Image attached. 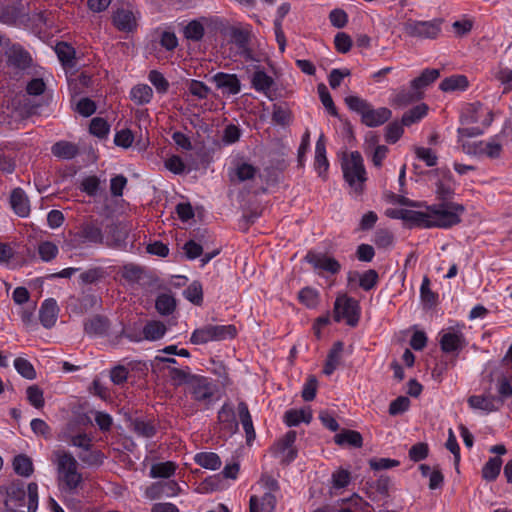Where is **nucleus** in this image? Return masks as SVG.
Listing matches in <instances>:
<instances>
[{"mask_svg": "<svg viewBox=\"0 0 512 512\" xmlns=\"http://www.w3.org/2000/svg\"><path fill=\"white\" fill-rule=\"evenodd\" d=\"M463 212L464 207L454 202H441L433 205L423 202V206L416 210H397L394 217L402 219L410 226L425 229L450 228L460 223Z\"/></svg>", "mask_w": 512, "mask_h": 512, "instance_id": "f257e3e1", "label": "nucleus"}, {"mask_svg": "<svg viewBox=\"0 0 512 512\" xmlns=\"http://www.w3.org/2000/svg\"><path fill=\"white\" fill-rule=\"evenodd\" d=\"M53 457L60 490L75 493L83 484V477L78 471L79 464L76 458L70 452L60 449L53 452Z\"/></svg>", "mask_w": 512, "mask_h": 512, "instance_id": "f03ea898", "label": "nucleus"}, {"mask_svg": "<svg viewBox=\"0 0 512 512\" xmlns=\"http://www.w3.org/2000/svg\"><path fill=\"white\" fill-rule=\"evenodd\" d=\"M348 108L361 116V121L368 127H377L387 122L392 115L390 109L380 107L374 109L373 106L365 99L350 95L345 98Z\"/></svg>", "mask_w": 512, "mask_h": 512, "instance_id": "7ed1b4c3", "label": "nucleus"}, {"mask_svg": "<svg viewBox=\"0 0 512 512\" xmlns=\"http://www.w3.org/2000/svg\"><path fill=\"white\" fill-rule=\"evenodd\" d=\"M341 168L345 181L356 194L363 191L366 178V171L363 158L358 151L345 153L342 157Z\"/></svg>", "mask_w": 512, "mask_h": 512, "instance_id": "20e7f679", "label": "nucleus"}, {"mask_svg": "<svg viewBox=\"0 0 512 512\" xmlns=\"http://www.w3.org/2000/svg\"><path fill=\"white\" fill-rule=\"evenodd\" d=\"M237 329L234 325L208 324L195 329L190 337V342L195 345L206 344L211 341H223L236 336Z\"/></svg>", "mask_w": 512, "mask_h": 512, "instance_id": "39448f33", "label": "nucleus"}, {"mask_svg": "<svg viewBox=\"0 0 512 512\" xmlns=\"http://www.w3.org/2000/svg\"><path fill=\"white\" fill-rule=\"evenodd\" d=\"M257 485L263 490V495L257 496L261 512H274L281 494L278 480L268 473H262Z\"/></svg>", "mask_w": 512, "mask_h": 512, "instance_id": "423d86ee", "label": "nucleus"}, {"mask_svg": "<svg viewBox=\"0 0 512 512\" xmlns=\"http://www.w3.org/2000/svg\"><path fill=\"white\" fill-rule=\"evenodd\" d=\"M4 56L6 66L16 71H24L32 66L31 54L19 43L9 39L5 42Z\"/></svg>", "mask_w": 512, "mask_h": 512, "instance_id": "0eeeda50", "label": "nucleus"}, {"mask_svg": "<svg viewBox=\"0 0 512 512\" xmlns=\"http://www.w3.org/2000/svg\"><path fill=\"white\" fill-rule=\"evenodd\" d=\"M102 223L98 220L84 222L79 230L73 235L74 247L78 245H102L104 241Z\"/></svg>", "mask_w": 512, "mask_h": 512, "instance_id": "6e6552de", "label": "nucleus"}, {"mask_svg": "<svg viewBox=\"0 0 512 512\" xmlns=\"http://www.w3.org/2000/svg\"><path fill=\"white\" fill-rule=\"evenodd\" d=\"M334 319L336 322L345 319L348 325L355 326L359 319L358 302L347 295L337 297L334 304Z\"/></svg>", "mask_w": 512, "mask_h": 512, "instance_id": "1a4fd4ad", "label": "nucleus"}, {"mask_svg": "<svg viewBox=\"0 0 512 512\" xmlns=\"http://www.w3.org/2000/svg\"><path fill=\"white\" fill-rule=\"evenodd\" d=\"M405 32L411 37L421 39H436L441 32V20H409L405 24Z\"/></svg>", "mask_w": 512, "mask_h": 512, "instance_id": "9d476101", "label": "nucleus"}, {"mask_svg": "<svg viewBox=\"0 0 512 512\" xmlns=\"http://www.w3.org/2000/svg\"><path fill=\"white\" fill-rule=\"evenodd\" d=\"M463 327V325H456L441 332L439 343L444 353H458L467 345L462 332Z\"/></svg>", "mask_w": 512, "mask_h": 512, "instance_id": "9b49d317", "label": "nucleus"}, {"mask_svg": "<svg viewBox=\"0 0 512 512\" xmlns=\"http://www.w3.org/2000/svg\"><path fill=\"white\" fill-rule=\"evenodd\" d=\"M462 118L468 124L481 123L486 128L493 121V113L480 102H474L464 108Z\"/></svg>", "mask_w": 512, "mask_h": 512, "instance_id": "f8f14e48", "label": "nucleus"}, {"mask_svg": "<svg viewBox=\"0 0 512 512\" xmlns=\"http://www.w3.org/2000/svg\"><path fill=\"white\" fill-rule=\"evenodd\" d=\"M462 150L468 155H485L491 159L499 158L502 152V145L496 141H478L462 144Z\"/></svg>", "mask_w": 512, "mask_h": 512, "instance_id": "ddd939ff", "label": "nucleus"}, {"mask_svg": "<svg viewBox=\"0 0 512 512\" xmlns=\"http://www.w3.org/2000/svg\"><path fill=\"white\" fill-rule=\"evenodd\" d=\"M190 390L193 398L200 402H209L215 392L212 382L203 376H192Z\"/></svg>", "mask_w": 512, "mask_h": 512, "instance_id": "4468645a", "label": "nucleus"}, {"mask_svg": "<svg viewBox=\"0 0 512 512\" xmlns=\"http://www.w3.org/2000/svg\"><path fill=\"white\" fill-rule=\"evenodd\" d=\"M218 421L222 437H230L238 431V422L234 409L229 404H224L218 412Z\"/></svg>", "mask_w": 512, "mask_h": 512, "instance_id": "2eb2a0df", "label": "nucleus"}, {"mask_svg": "<svg viewBox=\"0 0 512 512\" xmlns=\"http://www.w3.org/2000/svg\"><path fill=\"white\" fill-rule=\"evenodd\" d=\"M211 80L223 94L236 95L241 91V82L236 74L218 72Z\"/></svg>", "mask_w": 512, "mask_h": 512, "instance_id": "dca6fc26", "label": "nucleus"}, {"mask_svg": "<svg viewBox=\"0 0 512 512\" xmlns=\"http://www.w3.org/2000/svg\"><path fill=\"white\" fill-rule=\"evenodd\" d=\"M305 258L316 270L336 274L341 269L340 263L335 258L322 253L308 252Z\"/></svg>", "mask_w": 512, "mask_h": 512, "instance_id": "f3484780", "label": "nucleus"}, {"mask_svg": "<svg viewBox=\"0 0 512 512\" xmlns=\"http://www.w3.org/2000/svg\"><path fill=\"white\" fill-rule=\"evenodd\" d=\"M114 26L124 32H131L137 27V16L129 7L118 8L113 14Z\"/></svg>", "mask_w": 512, "mask_h": 512, "instance_id": "a211bd4d", "label": "nucleus"}, {"mask_svg": "<svg viewBox=\"0 0 512 512\" xmlns=\"http://www.w3.org/2000/svg\"><path fill=\"white\" fill-rule=\"evenodd\" d=\"M468 404L471 408L479 409L486 413L496 412L501 408V400H497V397L491 394L470 396Z\"/></svg>", "mask_w": 512, "mask_h": 512, "instance_id": "6ab92c4d", "label": "nucleus"}, {"mask_svg": "<svg viewBox=\"0 0 512 512\" xmlns=\"http://www.w3.org/2000/svg\"><path fill=\"white\" fill-rule=\"evenodd\" d=\"M296 431H288L278 442L277 450L282 454V461L286 463L292 462L297 457V450L294 448L296 441Z\"/></svg>", "mask_w": 512, "mask_h": 512, "instance_id": "aec40b11", "label": "nucleus"}, {"mask_svg": "<svg viewBox=\"0 0 512 512\" xmlns=\"http://www.w3.org/2000/svg\"><path fill=\"white\" fill-rule=\"evenodd\" d=\"M59 313L57 302L53 298L46 299L40 308L39 319L45 328H51L55 325Z\"/></svg>", "mask_w": 512, "mask_h": 512, "instance_id": "412c9836", "label": "nucleus"}, {"mask_svg": "<svg viewBox=\"0 0 512 512\" xmlns=\"http://www.w3.org/2000/svg\"><path fill=\"white\" fill-rule=\"evenodd\" d=\"M10 204L13 211L19 217H27L30 213V202L25 194V192L21 188H15L10 196Z\"/></svg>", "mask_w": 512, "mask_h": 512, "instance_id": "4be33fe9", "label": "nucleus"}, {"mask_svg": "<svg viewBox=\"0 0 512 512\" xmlns=\"http://www.w3.org/2000/svg\"><path fill=\"white\" fill-rule=\"evenodd\" d=\"M180 492V487L178 483L174 480H169L166 482H160L153 484L148 490L147 494L151 498L156 497H173L176 496Z\"/></svg>", "mask_w": 512, "mask_h": 512, "instance_id": "5701e85b", "label": "nucleus"}, {"mask_svg": "<svg viewBox=\"0 0 512 512\" xmlns=\"http://www.w3.org/2000/svg\"><path fill=\"white\" fill-rule=\"evenodd\" d=\"M356 279L359 280V286L365 290L369 291L373 289L379 280V275L376 270L369 269L365 271L364 273L360 274L358 272H350L348 274V282L352 283Z\"/></svg>", "mask_w": 512, "mask_h": 512, "instance_id": "b1692460", "label": "nucleus"}, {"mask_svg": "<svg viewBox=\"0 0 512 512\" xmlns=\"http://www.w3.org/2000/svg\"><path fill=\"white\" fill-rule=\"evenodd\" d=\"M128 236V231L121 223H113L108 226V236L105 244L111 248H119Z\"/></svg>", "mask_w": 512, "mask_h": 512, "instance_id": "393cba45", "label": "nucleus"}, {"mask_svg": "<svg viewBox=\"0 0 512 512\" xmlns=\"http://www.w3.org/2000/svg\"><path fill=\"white\" fill-rule=\"evenodd\" d=\"M314 166L319 176H323L329 167V163L326 157V146L323 134L320 135L316 142Z\"/></svg>", "mask_w": 512, "mask_h": 512, "instance_id": "a878e982", "label": "nucleus"}, {"mask_svg": "<svg viewBox=\"0 0 512 512\" xmlns=\"http://www.w3.org/2000/svg\"><path fill=\"white\" fill-rule=\"evenodd\" d=\"M312 420V412L309 408L306 409H290L284 414V422L287 426H297L300 423H310Z\"/></svg>", "mask_w": 512, "mask_h": 512, "instance_id": "bb28decb", "label": "nucleus"}, {"mask_svg": "<svg viewBox=\"0 0 512 512\" xmlns=\"http://www.w3.org/2000/svg\"><path fill=\"white\" fill-rule=\"evenodd\" d=\"M335 443L343 446L348 445L355 448H360L363 445V438L361 434L354 430H344L334 437Z\"/></svg>", "mask_w": 512, "mask_h": 512, "instance_id": "cd10ccee", "label": "nucleus"}, {"mask_svg": "<svg viewBox=\"0 0 512 512\" xmlns=\"http://www.w3.org/2000/svg\"><path fill=\"white\" fill-rule=\"evenodd\" d=\"M58 59L64 67L73 68L75 66V49L65 42H60L55 47Z\"/></svg>", "mask_w": 512, "mask_h": 512, "instance_id": "c85d7f7f", "label": "nucleus"}, {"mask_svg": "<svg viewBox=\"0 0 512 512\" xmlns=\"http://www.w3.org/2000/svg\"><path fill=\"white\" fill-rule=\"evenodd\" d=\"M238 414L240 421L242 423L243 429L246 433L247 442L254 440L255 438V430L253 427L252 418L250 412L248 410V406L245 402H240L238 404Z\"/></svg>", "mask_w": 512, "mask_h": 512, "instance_id": "c756f323", "label": "nucleus"}, {"mask_svg": "<svg viewBox=\"0 0 512 512\" xmlns=\"http://www.w3.org/2000/svg\"><path fill=\"white\" fill-rule=\"evenodd\" d=\"M109 328V322L102 316H94L84 323L85 332L89 335H103Z\"/></svg>", "mask_w": 512, "mask_h": 512, "instance_id": "7c9ffc66", "label": "nucleus"}, {"mask_svg": "<svg viewBox=\"0 0 512 512\" xmlns=\"http://www.w3.org/2000/svg\"><path fill=\"white\" fill-rule=\"evenodd\" d=\"M469 85L468 79L464 75H453L445 78L440 83V89L444 92L463 91Z\"/></svg>", "mask_w": 512, "mask_h": 512, "instance_id": "2f4dec72", "label": "nucleus"}, {"mask_svg": "<svg viewBox=\"0 0 512 512\" xmlns=\"http://www.w3.org/2000/svg\"><path fill=\"white\" fill-rule=\"evenodd\" d=\"M440 76L438 69H425L421 75L411 81V88L420 92L421 89L433 83Z\"/></svg>", "mask_w": 512, "mask_h": 512, "instance_id": "473e14b6", "label": "nucleus"}, {"mask_svg": "<svg viewBox=\"0 0 512 512\" xmlns=\"http://www.w3.org/2000/svg\"><path fill=\"white\" fill-rule=\"evenodd\" d=\"M194 461L201 467L216 470L220 468L222 462L220 457L214 452H201L194 456Z\"/></svg>", "mask_w": 512, "mask_h": 512, "instance_id": "72a5a7b5", "label": "nucleus"}, {"mask_svg": "<svg viewBox=\"0 0 512 512\" xmlns=\"http://www.w3.org/2000/svg\"><path fill=\"white\" fill-rule=\"evenodd\" d=\"M252 87L259 92L267 94L274 84V80L262 70L254 72L251 79Z\"/></svg>", "mask_w": 512, "mask_h": 512, "instance_id": "f704fd0d", "label": "nucleus"}, {"mask_svg": "<svg viewBox=\"0 0 512 512\" xmlns=\"http://www.w3.org/2000/svg\"><path fill=\"white\" fill-rule=\"evenodd\" d=\"M166 326L160 321H149L143 327L144 339L156 341L161 339L166 333Z\"/></svg>", "mask_w": 512, "mask_h": 512, "instance_id": "c9c22d12", "label": "nucleus"}, {"mask_svg": "<svg viewBox=\"0 0 512 512\" xmlns=\"http://www.w3.org/2000/svg\"><path fill=\"white\" fill-rule=\"evenodd\" d=\"M130 96L134 103L144 105L151 101L153 90L149 85L139 84L131 89Z\"/></svg>", "mask_w": 512, "mask_h": 512, "instance_id": "e433bc0d", "label": "nucleus"}, {"mask_svg": "<svg viewBox=\"0 0 512 512\" xmlns=\"http://www.w3.org/2000/svg\"><path fill=\"white\" fill-rule=\"evenodd\" d=\"M54 156L62 159H72L78 154V148L75 144L60 141L55 143L51 149Z\"/></svg>", "mask_w": 512, "mask_h": 512, "instance_id": "4c0bfd02", "label": "nucleus"}, {"mask_svg": "<svg viewBox=\"0 0 512 512\" xmlns=\"http://www.w3.org/2000/svg\"><path fill=\"white\" fill-rule=\"evenodd\" d=\"M132 430L139 436L151 438L156 434V427L151 421L137 418L131 422Z\"/></svg>", "mask_w": 512, "mask_h": 512, "instance_id": "58836bf2", "label": "nucleus"}, {"mask_svg": "<svg viewBox=\"0 0 512 512\" xmlns=\"http://www.w3.org/2000/svg\"><path fill=\"white\" fill-rule=\"evenodd\" d=\"M176 471V465L172 461L155 463L150 468L152 478H169Z\"/></svg>", "mask_w": 512, "mask_h": 512, "instance_id": "ea45409f", "label": "nucleus"}, {"mask_svg": "<svg viewBox=\"0 0 512 512\" xmlns=\"http://www.w3.org/2000/svg\"><path fill=\"white\" fill-rule=\"evenodd\" d=\"M501 466V458H490L482 468V477L487 481H494L500 473Z\"/></svg>", "mask_w": 512, "mask_h": 512, "instance_id": "a19ab883", "label": "nucleus"}, {"mask_svg": "<svg viewBox=\"0 0 512 512\" xmlns=\"http://www.w3.org/2000/svg\"><path fill=\"white\" fill-rule=\"evenodd\" d=\"M427 111L428 107L426 104H420L413 107L404 113L402 117V125L410 126L411 124L418 122L427 114Z\"/></svg>", "mask_w": 512, "mask_h": 512, "instance_id": "79ce46f5", "label": "nucleus"}, {"mask_svg": "<svg viewBox=\"0 0 512 512\" xmlns=\"http://www.w3.org/2000/svg\"><path fill=\"white\" fill-rule=\"evenodd\" d=\"M258 173V168L247 162L238 163L234 169V176L239 182L251 180Z\"/></svg>", "mask_w": 512, "mask_h": 512, "instance_id": "37998d69", "label": "nucleus"}, {"mask_svg": "<svg viewBox=\"0 0 512 512\" xmlns=\"http://www.w3.org/2000/svg\"><path fill=\"white\" fill-rule=\"evenodd\" d=\"M25 488L23 483H11L6 489L5 506L9 508V503L12 501L21 502L25 498Z\"/></svg>", "mask_w": 512, "mask_h": 512, "instance_id": "c03bdc74", "label": "nucleus"}, {"mask_svg": "<svg viewBox=\"0 0 512 512\" xmlns=\"http://www.w3.org/2000/svg\"><path fill=\"white\" fill-rule=\"evenodd\" d=\"M13 467L17 474L28 477L33 472V464L26 455H18L13 460Z\"/></svg>", "mask_w": 512, "mask_h": 512, "instance_id": "a18cd8bd", "label": "nucleus"}, {"mask_svg": "<svg viewBox=\"0 0 512 512\" xmlns=\"http://www.w3.org/2000/svg\"><path fill=\"white\" fill-rule=\"evenodd\" d=\"M155 307L162 315L171 314L176 307L175 299L169 294H161L157 297Z\"/></svg>", "mask_w": 512, "mask_h": 512, "instance_id": "49530a36", "label": "nucleus"}, {"mask_svg": "<svg viewBox=\"0 0 512 512\" xmlns=\"http://www.w3.org/2000/svg\"><path fill=\"white\" fill-rule=\"evenodd\" d=\"M229 36L239 48H245L250 41V31L235 26L229 28Z\"/></svg>", "mask_w": 512, "mask_h": 512, "instance_id": "de8ad7c7", "label": "nucleus"}, {"mask_svg": "<svg viewBox=\"0 0 512 512\" xmlns=\"http://www.w3.org/2000/svg\"><path fill=\"white\" fill-rule=\"evenodd\" d=\"M185 298L193 304L200 305L203 301L202 285L198 281L192 282L183 292Z\"/></svg>", "mask_w": 512, "mask_h": 512, "instance_id": "09e8293b", "label": "nucleus"}, {"mask_svg": "<svg viewBox=\"0 0 512 512\" xmlns=\"http://www.w3.org/2000/svg\"><path fill=\"white\" fill-rule=\"evenodd\" d=\"M14 367L22 377L28 380H33L36 378V371L33 365L27 359L21 357L16 358L14 360Z\"/></svg>", "mask_w": 512, "mask_h": 512, "instance_id": "8fccbe9b", "label": "nucleus"}, {"mask_svg": "<svg viewBox=\"0 0 512 512\" xmlns=\"http://www.w3.org/2000/svg\"><path fill=\"white\" fill-rule=\"evenodd\" d=\"M421 98H422L421 92H418L413 89H412V91L401 90L394 97L393 103L400 107H403V106H406V105H408L414 101H417Z\"/></svg>", "mask_w": 512, "mask_h": 512, "instance_id": "3c124183", "label": "nucleus"}, {"mask_svg": "<svg viewBox=\"0 0 512 512\" xmlns=\"http://www.w3.org/2000/svg\"><path fill=\"white\" fill-rule=\"evenodd\" d=\"M272 120L278 125H289L291 122V112L286 106L274 104Z\"/></svg>", "mask_w": 512, "mask_h": 512, "instance_id": "603ef678", "label": "nucleus"}, {"mask_svg": "<svg viewBox=\"0 0 512 512\" xmlns=\"http://www.w3.org/2000/svg\"><path fill=\"white\" fill-rule=\"evenodd\" d=\"M101 180L99 177L92 175L85 177L80 185L81 191L85 192L88 196H96L100 190Z\"/></svg>", "mask_w": 512, "mask_h": 512, "instance_id": "864d4df0", "label": "nucleus"}, {"mask_svg": "<svg viewBox=\"0 0 512 512\" xmlns=\"http://www.w3.org/2000/svg\"><path fill=\"white\" fill-rule=\"evenodd\" d=\"M27 400L36 409L44 406L43 390L37 385H31L26 390Z\"/></svg>", "mask_w": 512, "mask_h": 512, "instance_id": "5fc2aeb1", "label": "nucleus"}, {"mask_svg": "<svg viewBox=\"0 0 512 512\" xmlns=\"http://www.w3.org/2000/svg\"><path fill=\"white\" fill-rule=\"evenodd\" d=\"M204 26L197 20H193L187 24L184 29V35L192 41H200L204 36Z\"/></svg>", "mask_w": 512, "mask_h": 512, "instance_id": "6e6d98bb", "label": "nucleus"}, {"mask_svg": "<svg viewBox=\"0 0 512 512\" xmlns=\"http://www.w3.org/2000/svg\"><path fill=\"white\" fill-rule=\"evenodd\" d=\"M169 372L170 379L177 385L183 384V383H189L191 377L193 375L190 374L189 367H186L185 369H179L176 367L168 366L167 367Z\"/></svg>", "mask_w": 512, "mask_h": 512, "instance_id": "4d7b16f0", "label": "nucleus"}, {"mask_svg": "<svg viewBox=\"0 0 512 512\" xmlns=\"http://www.w3.org/2000/svg\"><path fill=\"white\" fill-rule=\"evenodd\" d=\"M58 247L50 241L41 242L38 246V253L44 262L53 260L58 254Z\"/></svg>", "mask_w": 512, "mask_h": 512, "instance_id": "13d9d810", "label": "nucleus"}, {"mask_svg": "<svg viewBox=\"0 0 512 512\" xmlns=\"http://www.w3.org/2000/svg\"><path fill=\"white\" fill-rule=\"evenodd\" d=\"M497 392H498L497 400H501V407H502L504 404V401L507 398L512 397V384L508 377L501 376L500 378H498Z\"/></svg>", "mask_w": 512, "mask_h": 512, "instance_id": "bf43d9fd", "label": "nucleus"}, {"mask_svg": "<svg viewBox=\"0 0 512 512\" xmlns=\"http://www.w3.org/2000/svg\"><path fill=\"white\" fill-rule=\"evenodd\" d=\"M299 300L308 308H314L319 301V294L315 289L305 287L299 292Z\"/></svg>", "mask_w": 512, "mask_h": 512, "instance_id": "052dcab7", "label": "nucleus"}, {"mask_svg": "<svg viewBox=\"0 0 512 512\" xmlns=\"http://www.w3.org/2000/svg\"><path fill=\"white\" fill-rule=\"evenodd\" d=\"M350 480V472L341 468L333 472L331 476L332 487L334 489H342L347 487L350 483Z\"/></svg>", "mask_w": 512, "mask_h": 512, "instance_id": "680f3d73", "label": "nucleus"}, {"mask_svg": "<svg viewBox=\"0 0 512 512\" xmlns=\"http://www.w3.org/2000/svg\"><path fill=\"white\" fill-rule=\"evenodd\" d=\"M317 89H318L319 97H320V100H321L323 106L328 110V112L331 115L337 116L338 113H337L336 107L334 105L332 97H331L327 87L325 86V84H323V83L319 84Z\"/></svg>", "mask_w": 512, "mask_h": 512, "instance_id": "e2e57ef3", "label": "nucleus"}, {"mask_svg": "<svg viewBox=\"0 0 512 512\" xmlns=\"http://www.w3.org/2000/svg\"><path fill=\"white\" fill-rule=\"evenodd\" d=\"M109 124L102 118H93L90 123V133L99 137L104 138L109 133Z\"/></svg>", "mask_w": 512, "mask_h": 512, "instance_id": "0e129e2a", "label": "nucleus"}, {"mask_svg": "<svg viewBox=\"0 0 512 512\" xmlns=\"http://www.w3.org/2000/svg\"><path fill=\"white\" fill-rule=\"evenodd\" d=\"M188 90L190 94L198 99H206L211 91L206 84L198 80H190Z\"/></svg>", "mask_w": 512, "mask_h": 512, "instance_id": "69168bd1", "label": "nucleus"}, {"mask_svg": "<svg viewBox=\"0 0 512 512\" xmlns=\"http://www.w3.org/2000/svg\"><path fill=\"white\" fill-rule=\"evenodd\" d=\"M148 79L159 93L167 92L169 88V83L162 73H160L157 70H152L148 75Z\"/></svg>", "mask_w": 512, "mask_h": 512, "instance_id": "338daca9", "label": "nucleus"}, {"mask_svg": "<svg viewBox=\"0 0 512 512\" xmlns=\"http://www.w3.org/2000/svg\"><path fill=\"white\" fill-rule=\"evenodd\" d=\"M410 406V400L408 397L399 396L393 400L389 405V414L396 416L404 413Z\"/></svg>", "mask_w": 512, "mask_h": 512, "instance_id": "774afa93", "label": "nucleus"}]
</instances>
